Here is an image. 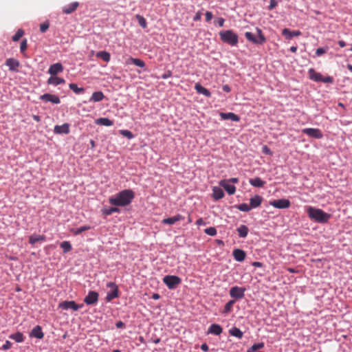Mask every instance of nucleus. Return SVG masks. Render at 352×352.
I'll list each match as a JSON object with an SVG mask.
<instances>
[{
  "mask_svg": "<svg viewBox=\"0 0 352 352\" xmlns=\"http://www.w3.org/2000/svg\"><path fill=\"white\" fill-rule=\"evenodd\" d=\"M134 198V192L132 190H124L116 196L110 197L109 199L111 205L116 206H126L130 204Z\"/></svg>",
  "mask_w": 352,
  "mask_h": 352,
  "instance_id": "1",
  "label": "nucleus"
},
{
  "mask_svg": "<svg viewBox=\"0 0 352 352\" xmlns=\"http://www.w3.org/2000/svg\"><path fill=\"white\" fill-rule=\"evenodd\" d=\"M307 212L310 219L319 223L328 222L331 217V214L324 212L322 209L312 206H308L307 208Z\"/></svg>",
  "mask_w": 352,
  "mask_h": 352,
  "instance_id": "2",
  "label": "nucleus"
},
{
  "mask_svg": "<svg viewBox=\"0 0 352 352\" xmlns=\"http://www.w3.org/2000/svg\"><path fill=\"white\" fill-rule=\"evenodd\" d=\"M221 41L232 46H234L238 43V36L232 30H225L219 32Z\"/></svg>",
  "mask_w": 352,
  "mask_h": 352,
  "instance_id": "3",
  "label": "nucleus"
},
{
  "mask_svg": "<svg viewBox=\"0 0 352 352\" xmlns=\"http://www.w3.org/2000/svg\"><path fill=\"white\" fill-rule=\"evenodd\" d=\"M256 32L258 34V37H255V36L252 33V32H245V38L251 41L252 43H255V44H263L266 41V38L264 36L263 32H262V30L258 28H256Z\"/></svg>",
  "mask_w": 352,
  "mask_h": 352,
  "instance_id": "4",
  "label": "nucleus"
},
{
  "mask_svg": "<svg viewBox=\"0 0 352 352\" xmlns=\"http://www.w3.org/2000/svg\"><path fill=\"white\" fill-rule=\"evenodd\" d=\"M163 282L166 285L168 289H173L181 283L182 280L179 276L167 275L164 277Z\"/></svg>",
  "mask_w": 352,
  "mask_h": 352,
  "instance_id": "5",
  "label": "nucleus"
},
{
  "mask_svg": "<svg viewBox=\"0 0 352 352\" xmlns=\"http://www.w3.org/2000/svg\"><path fill=\"white\" fill-rule=\"evenodd\" d=\"M83 306H84L83 304H80V305L79 304H76L75 302V301H74V300L63 301V302H60L59 305H58V307H60V308H61L63 309L67 310L69 309H72L74 311H77L79 309L82 308Z\"/></svg>",
  "mask_w": 352,
  "mask_h": 352,
  "instance_id": "6",
  "label": "nucleus"
},
{
  "mask_svg": "<svg viewBox=\"0 0 352 352\" xmlns=\"http://www.w3.org/2000/svg\"><path fill=\"white\" fill-rule=\"evenodd\" d=\"M245 288L234 286L230 289V296L235 299H242L245 296Z\"/></svg>",
  "mask_w": 352,
  "mask_h": 352,
  "instance_id": "7",
  "label": "nucleus"
},
{
  "mask_svg": "<svg viewBox=\"0 0 352 352\" xmlns=\"http://www.w3.org/2000/svg\"><path fill=\"white\" fill-rule=\"evenodd\" d=\"M107 286L112 289L111 292H108L106 297V300L109 302L118 296V288L113 282L108 283Z\"/></svg>",
  "mask_w": 352,
  "mask_h": 352,
  "instance_id": "8",
  "label": "nucleus"
},
{
  "mask_svg": "<svg viewBox=\"0 0 352 352\" xmlns=\"http://www.w3.org/2000/svg\"><path fill=\"white\" fill-rule=\"evenodd\" d=\"M270 204L276 208L285 209L290 206V201L287 199H280L271 201Z\"/></svg>",
  "mask_w": 352,
  "mask_h": 352,
  "instance_id": "9",
  "label": "nucleus"
},
{
  "mask_svg": "<svg viewBox=\"0 0 352 352\" xmlns=\"http://www.w3.org/2000/svg\"><path fill=\"white\" fill-rule=\"evenodd\" d=\"M302 133L316 139H321L323 137V134L319 129L306 128L302 130Z\"/></svg>",
  "mask_w": 352,
  "mask_h": 352,
  "instance_id": "10",
  "label": "nucleus"
},
{
  "mask_svg": "<svg viewBox=\"0 0 352 352\" xmlns=\"http://www.w3.org/2000/svg\"><path fill=\"white\" fill-rule=\"evenodd\" d=\"M98 300V294L94 291H89L87 296L85 298L84 302L87 305H94Z\"/></svg>",
  "mask_w": 352,
  "mask_h": 352,
  "instance_id": "11",
  "label": "nucleus"
},
{
  "mask_svg": "<svg viewBox=\"0 0 352 352\" xmlns=\"http://www.w3.org/2000/svg\"><path fill=\"white\" fill-rule=\"evenodd\" d=\"M40 100L45 102H51L53 104H59L60 102V98L53 94H45L40 96Z\"/></svg>",
  "mask_w": 352,
  "mask_h": 352,
  "instance_id": "12",
  "label": "nucleus"
},
{
  "mask_svg": "<svg viewBox=\"0 0 352 352\" xmlns=\"http://www.w3.org/2000/svg\"><path fill=\"white\" fill-rule=\"evenodd\" d=\"M5 65L9 67L10 71L17 72L20 63L16 59L10 58L6 60Z\"/></svg>",
  "mask_w": 352,
  "mask_h": 352,
  "instance_id": "13",
  "label": "nucleus"
},
{
  "mask_svg": "<svg viewBox=\"0 0 352 352\" xmlns=\"http://www.w3.org/2000/svg\"><path fill=\"white\" fill-rule=\"evenodd\" d=\"M54 132L56 134H68L69 133V124L65 123L62 125H56Z\"/></svg>",
  "mask_w": 352,
  "mask_h": 352,
  "instance_id": "14",
  "label": "nucleus"
},
{
  "mask_svg": "<svg viewBox=\"0 0 352 352\" xmlns=\"http://www.w3.org/2000/svg\"><path fill=\"white\" fill-rule=\"evenodd\" d=\"M63 71V67L61 63H57L52 65L49 69L48 73L51 76H56L57 74L60 73Z\"/></svg>",
  "mask_w": 352,
  "mask_h": 352,
  "instance_id": "15",
  "label": "nucleus"
},
{
  "mask_svg": "<svg viewBox=\"0 0 352 352\" xmlns=\"http://www.w3.org/2000/svg\"><path fill=\"white\" fill-rule=\"evenodd\" d=\"M282 34L286 39H291L294 36H299L301 35V32L299 30H290L288 28H284L282 30Z\"/></svg>",
  "mask_w": 352,
  "mask_h": 352,
  "instance_id": "16",
  "label": "nucleus"
},
{
  "mask_svg": "<svg viewBox=\"0 0 352 352\" xmlns=\"http://www.w3.org/2000/svg\"><path fill=\"white\" fill-rule=\"evenodd\" d=\"M79 6V3L77 1L73 2L68 6H65L63 8V12L66 14H69L73 13L76 10L78 7Z\"/></svg>",
  "mask_w": 352,
  "mask_h": 352,
  "instance_id": "17",
  "label": "nucleus"
},
{
  "mask_svg": "<svg viewBox=\"0 0 352 352\" xmlns=\"http://www.w3.org/2000/svg\"><path fill=\"white\" fill-rule=\"evenodd\" d=\"M30 337L36 338L38 339H42L44 337V333L42 331V328L41 326L37 325L33 328L32 331L30 333Z\"/></svg>",
  "mask_w": 352,
  "mask_h": 352,
  "instance_id": "18",
  "label": "nucleus"
},
{
  "mask_svg": "<svg viewBox=\"0 0 352 352\" xmlns=\"http://www.w3.org/2000/svg\"><path fill=\"white\" fill-rule=\"evenodd\" d=\"M221 186H222L229 195H233L235 192L236 188L234 186L229 184L228 181L221 180L219 182Z\"/></svg>",
  "mask_w": 352,
  "mask_h": 352,
  "instance_id": "19",
  "label": "nucleus"
},
{
  "mask_svg": "<svg viewBox=\"0 0 352 352\" xmlns=\"http://www.w3.org/2000/svg\"><path fill=\"white\" fill-rule=\"evenodd\" d=\"M219 116L222 120H231L234 122H238L240 120L239 117L237 115H236L235 113H232V112H229V113L221 112V113H220Z\"/></svg>",
  "mask_w": 352,
  "mask_h": 352,
  "instance_id": "20",
  "label": "nucleus"
},
{
  "mask_svg": "<svg viewBox=\"0 0 352 352\" xmlns=\"http://www.w3.org/2000/svg\"><path fill=\"white\" fill-rule=\"evenodd\" d=\"M263 201V197L260 195H255L250 199V206L252 208H256L261 206Z\"/></svg>",
  "mask_w": 352,
  "mask_h": 352,
  "instance_id": "21",
  "label": "nucleus"
},
{
  "mask_svg": "<svg viewBox=\"0 0 352 352\" xmlns=\"http://www.w3.org/2000/svg\"><path fill=\"white\" fill-rule=\"evenodd\" d=\"M233 256L234 259L237 261L241 262L243 261L245 258L246 254L245 252L240 249H235L233 251Z\"/></svg>",
  "mask_w": 352,
  "mask_h": 352,
  "instance_id": "22",
  "label": "nucleus"
},
{
  "mask_svg": "<svg viewBox=\"0 0 352 352\" xmlns=\"http://www.w3.org/2000/svg\"><path fill=\"white\" fill-rule=\"evenodd\" d=\"M222 331L223 329L219 324H212L210 326L208 330V333L219 336L222 333Z\"/></svg>",
  "mask_w": 352,
  "mask_h": 352,
  "instance_id": "23",
  "label": "nucleus"
},
{
  "mask_svg": "<svg viewBox=\"0 0 352 352\" xmlns=\"http://www.w3.org/2000/svg\"><path fill=\"white\" fill-rule=\"evenodd\" d=\"M184 219V217L183 216H182L181 214H177V215H175L174 217H168V218H166V219H164L162 220V223H164V224L172 225V224L175 223L177 221L183 220Z\"/></svg>",
  "mask_w": 352,
  "mask_h": 352,
  "instance_id": "24",
  "label": "nucleus"
},
{
  "mask_svg": "<svg viewBox=\"0 0 352 352\" xmlns=\"http://www.w3.org/2000/svg\"><path fill=\"white\" fill-rule=\"evenodd\" d=\"M65 83V80L63 78L57 77L55 76H52L47 80V84L53 85L54 86Z\"/></svg>",
  "mask_w": 352,
  "mask_h": 352,
  "instance_id": "25",
  "label": "nucleus"
},
{
  "mask_svg": "<svg viewBox=\"0 0 352 352\" xmlns=\"http://www.w3.org/2000/svg\"><path fill=\"white\" fill-rule=\"evenodd\" d=\"M224 197V192L223 190L217 186H214L212 188V197L215 200H219Z\"/></svg>",
  "mask_w": 352,
  "mask_h": 352,
  "instance_id": "26",
  "label": "nucleus"
},
{
  "mask_svg": "<svg viewBox=\"0 0 352 352\" xmlns=\"http://www.w3.org/2000/svg\"><path fill=\"white\" fill-rule=\"evenodd\" d=\"M309 75L310 79L316 82H321L322 76L321 74L316 72L314 69H309Z\"/></svg>",
  "mask_w": 352,
  "mask_h": 352,
  "instance_id": "27",
  "label": "nucleus"
},
{
  "mask_svg": "<svg viewBox=\"0 0 352 352\" xmlns=\"http://www.w3.org/2000/svg\"><path fill=\"white\" fill-rule=\"evenodd\" d=\"M195 89L200 94H203L204 96H205L206 97L211 96L210 91L208 89H207L206 88L204 87L199 83L195 84Z\"/></svg>",
  "mask_w": 352,
  "mask_h": 352,
  "instance_id": "28",
  "label": "nucleus"
},
{
  "mask_svg": "<svg viewBox=\"0 0 352 352\" xmlns=\"http://www.w3.org/2000/svg\"><path fill=\"white\" fill-rule=\"evenodd\" d=\"M249 183L254 187L262 188L264 186L265 182L263 181L260 177H255L250 179Z\"/></svg>",
  "mask_w": 352,
  "mask_h": 352,
  "instance_id": "29",
  "label": "nucleus"
},
{
  "mask_svg": "<svg viewBox=\"0 0 352 352\" xmlns=\"http://www.w3.org/2000/svg\"><path fill=\"white\" fill-rule=\"evenodd\" d=\"M104 98V95L102 91H95L93 93L89 100L93 102H100Z\"/></svg>",
  "mask_w": 352,
  "mask_h": 352,
  "instance_id": "30",
  "label": "nucleus"
},
{
  "mask_svg": "<svg viewBox=\"0 0 352 352\" xmlns=\"http://www.w3.org/2000/svg\"><path fill=\"white\" fill-rule=\"evenodd\" d=\"M131 63L134 64L135 65L140 67H145V63L140 58H132V57L129 58L126 61V64H131Z\"/></svg>",
  "mask_w": 352,
  "mask_h": 352,
  "instance_id": "31",
  "label": "nucleus"
},
{
  "mask_svg": "<svg viewBox=\"0 0 352 352\" xmlns=\"http://www.w3.org/2000/svg\"><path fill=\"white\" fill-rule=\"evenodd\" d=\"M45 236L43 235L32 234L29 237V243L30 244H35L38 241H44Z\"/></svg>",
  "mask_w": 352,
  "mask_h": 352,
  "instance_id": "32",
  "label": "nucleus"
},
{
  "mask_svg": "<svg viewBox=\"0 0 352 352\" xmlns=\"http://www.w3.org/2000/svg\"><path fill=\"white\" fill-rule=\"evenodd\" d=\"M96 123L98 125L110 126L113 124V122L107 118H100L96 120Z\"/></svg>",
  "mask_w": 352,
  "mask_h": 352,
  "instance_id": "33",
  "label": "nucleus"
},
{
  "mask_svg": "<svg viewBox=\"0 0 352 352\" xmlns=\"http://www.w3.org/2000/svg\"><path fill=\"white\" fill-rule=\"evenodd\" d=\"M9 338L15 340L16 342H23L25 340L23 334L21 332H16L15 333L11 334L10 335Z\"/></svg>",
  "mask_w": 352,
  "mask_h": 352,
  "instance_id": "34",
  "label": "nucleus"
},
{
  "mask_svg": "<svg viewBox=\"0 0 352 352\" xmlns=\"http://www.w3.org/2000/svg\"><path fill=\"white\" fill-rule=\"evenodd\" d=\"M248 231V228L245 225H241L240 227L237 228L239 236L242 238H245L247 236Z\"/></svg>",
  "mask_w": 352,
  "mask_h": 352,
  "instance_id": "35",
  "label": "nucleus"
},
{
  "mask_svg": "<svg viewBox=\"0 0 352 352\" xmlns=\"http://www.w3.org/2000/svg\"><path fill=\"white\" fill-rule=\"evenodd\" d=\"M96 56L98 58L102 59L104 61H105L107 63L109 62L111 58L110 54L106 51L98 52L96 54Z\"/></svg>",
  "mask_w": 352,
  "mask_h": 352,
  "instance_id": "36",
  "label": "nucleus"
},
{
  "mask_svg": "<svg viewBox=\"0 0 352 352\" xmlns=\"http://www.w3.org/2000/svg\"><path fill=\"white\" fill-rule=\"evenodd\" d=\"M231 336L241 338L243 336V332L237 327H233L229 331Z\"/></svg>",
  "mask_w": 352,
  "mask_h": 352,
  "instance_id": "37",
  "label": "nucleus"
},
{
  "mask_svg": "<svg viewBox=\"0 0 352 352\" xmlns=\"http://www.w3.org/2000/svg\"><path fill=\"white\" fill-rule=\"evenodd\" d=\"M60 248L63 249L64 253H67L72 249L71 243L67 241H63L60 243Z\"/></svg>",
  "mask_w": 352,
  "mask_h": 352,
  "instance_id": "38",
  "label": "nucleus"
},
{
  "mask_svg": "<svg viewBox=\"0 0 352 352\" xmlns=\"http://www.w3.org/2000/svg\"><path fill=\"white\" fill-rule=\"evenodd\" d=\"M235 303V300H229L224 306L223 314H228L232 309V307Z\"/></svg>",
  "mask_w": 352,
  "mask_h": 352,
  "instance_id": "39",
  "label": "nucleus"
},
{
  "mask_svg": "<svg viewBox=\"0 0 352 352\" xmlns=\"http://www.w3.org/2000/svg\"><path fill=\"white\" fill-rule=\"evenodd\" d=\"M69 87L76 94H79L84 91V89L82 87H78V85L75 83H70L69 85Z\"/></svg>",
  "mask_w": 352,
  "mask_h": 352,
  "instance_id": "40",
  "label": "nucleus"
},
{
  "mask_svg": "<svg viewBox=\"0 0 352 352\" xmlns=\"http://www.w3.org/2000/svg\"><path fill=\"white\" fill-rule=\"evenodd\" d=\"M236 208L243 212H249L252 210V207L249 204L243 203L236 206Z\"/></svg>",
  "mask_w": 352,
  "mask_h": 352,
  "instance_id": "41",
  "label": "nucleus"
},
{
  "mask_svg": "<svg viewBox=\"0 0 352 352\" xmlns=\"http://www.w3.org/2000/svg\"><path fill=\"white\" fill-rule=\"evenodd\" d=\"M135 18L137 19L138 21V23L139 25L142 28H146V26H147V23H146V19L141 15L140 14H136L135 15Z\"/></svg>",
  "mask_w": 352,
  "mask_h": 352,
  "instance_id": "42",
  "label": "nucleus"
},
{
  "mask_svg": "<svg viewBox=\"0 0 352 352\" xmlns=\"http://www.w3.org/2000/svg\"><path fill=\"white\" fill-rule=\"evenodd\" d=\"M24 31L21 29H19L16 34L12 36L13 41H18L23 36Z\"/></svg>",
  "mask_w": 352,
  "mask_h": 352,
  "instance_id": "43",
  "label": "nucleus"
},
{
  "mask_svg": "<svg viewBox=\"0 0 352 352\" xmlns=\"http://www.w3.org/2000/svg\"><path fill=\"white\" fill-rule=\"evenodd\" d=\"M119 208L116 207H111L108 209L104 210L102 213L105 215H110L114 212H119Z\"/></svg>",
  "mask_w": 352,
  "mask_h": 352,
  "instance_id": "44",
  "label": "nucleus"
},
{
  "mask_svg": "<svg viewBox=\"0 0 352 352\" xmlns=\"http://www.w3.org/2000/svg\"><path fill=\"white\" fill-rule=\"evenodd\" d=\"M90 229H91L90 226H81V227L78 228V229H76L74 232V234L78 235V234H81L82 232L89 230Z\"/></svg>",
  "mask_w": 352,
  "mask_h": 352,
  "instance_id": "45",
  "label": "nucleus"
},
{
  "mask_svg": "<svg viewBox=\"0 0 352 352\" xmlns=\"http://www.w3.org/2000/svg\"><path fill=\"white\" fill-rule=\"evenodd\" d=\"M205 233L210 236H215L217 234V230L214 227H210L204 230Z\"/></svg>",
  "mask_w": 352,
  "mask_h": 352,
  "instance_id": "46",
  "label": "nucleus"
},
{
  "mask_svg": "<svg viewBox=\"0 0 352 352\" xmlns=\"http://www.w3.org/2000/svg\"><path fill=\"white\" fill-rule=\"evenodd\" d=\"M263 347H264V343L259 342V343L253 344L249 349L252 350V351H256L257 350L263 349Z\"/></svg>",
  "mask_w": 352,
  "mask_h": 352,
  "instance_id": "47",
  "label": "nucleus"
},
{
  "mask_svg": "<svg viewBox=\"0 0 352 352\" xmlns=\"http://www.w3.org/2000/svg\"><path fill=\"white\" fill-rule=\"evenodd\" d=\"M27 47H28V41H27V39H23L21 43V45H20V50L21 52V53H24L25 51L27 50Z\"/></svg>",
  "mask_w": 352,
  "mask_h": 352,
  "instance_id": "48",
  "label": "nucleus"
},
{
  "mask_svg": "<svg viewBox=\"0 0 352 352\" xmlns=\"http://www.w3.org/2000/svg\"><path fill=\"white\" fill-rule=\"evenodd\" d=\"M50 27V24L47 21L44 22L40 25V30L41 32H45Z\"/></svg>",
  "mask_w": 352,
  "mask_h": 352,
  "instance_id": "49",
  "label": "nucleus"
},
{
  "mask_svg": "<svg viewBox=\"0 0 352 352\" xmlns=\"http://www.w3.org/2000/svg\"><path fill=\"white\" fill-rule=\"evenodd\" d=\"M327 49H328V47H326V48H322V47L318 48L316 50V56H320L322 54H325L327 52Z\"/></svg>",
  "mask_w": 352,
  "mask_h": 352,
  "instance_id": "50",
  "label": "nucleus"
},
{
  "mask_svg": "<svg viewBox=\"0 0 352 352\" xmlns=\"http://www.w3.org/2000/svg\"><path fill=\"white\" fill-rule=\"evenodd\" d=\"M120 133L126 137L128 139H131L133 137L132 133L128 130H122L120 131Z\"/></svg>",
  "mask_w": 352,
  "mask_h": 352,
  "instance_id": "51",
  "label": "nucleus"
},
{
  "mask_svg": "<svg viewBox=\"0 0 352 352\" xmlns=\"http://www.w3.org/2000/svg\"><path fill=\"white\" fill-rule=\"evenodd\" d=\"M321 82L324 83H332L333 82V78L331 76H327L322 78Z\"/></svg>",
  "mask_w": 352,
  "mask_h": 352,
  "instance_id": "52",
  "label": "nucleus"
},
{
  "mask_svg": "<svg viewBox=\"0 0 352 352\" xmlns=\"http://www.w3.org/2000/svg\"><path fill=\"white\" fill-rule=\"evenodd\" d=\"M12 345V344L10 341L6 340L5 344L1 346V349L2 350L6 351V350L10 349L11 348Z\"/></svg>",
  "mask_w": 352,
  "mask_h": 352,
  "instance_id": "53",
  "label": "nucleus"
},
{
  "mask_svg": "<svg viewBox=\"0 0 352 352\" xmlns=\"http://www.w3.org/2000/svg\"><path fill=\"white\" fill-rule=\"evenodd\" d=\"M277 4H278V2L276 0H270V3L268 6V9L270 10H273L274 8H275L276 7Z\"/></svg>",
  "mask_w": 352,
  "mask_h": 352,
  "instance_id": "54",
  "label": "nucleus"
},
{
  "mask_svg": "<svg viewBox=\"0 0 352 352\" xmlns=\"http://www.w3.org/2000/svg\"><path fill=\"white\" fill-rule=\"evenodd\" d=\"M263 153L267 155H272V152L271 150L267 147V146L265 145L262 148Z\"/></svg>",
  "mask_w": 352,
  "mask_h": 352,
  "instance_id": "55",
  "label": "nucleus"
},
{
  "mask_svg": "<svg viewBox=\"0 0 352 352\" xmlns=\"http://www.w3.org/2000/svg\"><path fill=\"white\" fill-rule=\"evenodd\" d=\"M213 14L211 12H206V21H210L212 19Z\"/></svg>",
  "mask_w": 352,
  "mask_h": 352,
  "instance_id": "56",
  "label": "nucleus"
},
{
  "mask_svg": "<svg viewBox=\"0 0 352 352\" xmlns=\"http://www.w3.org/2000/svg\"><path fill=\"white\" fill-rule=\"evenodd\" d=\"M172 75V72L170 71H167L165 74H164L162 76L163 79H166L169 77H170Z\"/></svg>",
  "mask_w": 352,
  "mask_h": 352,
  "instance_id": "57",
  "label": "nucleus"
},
{
  "mask_svg": "<svg viewBox=\"0 0 352 352\" xmlns=\"http://www.w3.org/2000/svg\"><path fill=\"white\" fill-rule=\"evenodd\" d=\"M201 12H198L195 14V16H194L193 20H194L195 21H199V20L201 19Z\"/></svg>",
  "mask_w": 352,
  "mask_h": 352,
  "instance_id": "58",
  "label": "nucleus"
},
{
  "mask_svg": "<svg viewBox=\"0 0 352 352\" xmlns=\"http://www.w3.org/2000/svg\"><path fill=\"white\" fill-rule=\"evenodd\" d=\"M196 224L197 226H201V225H205L206 223L204 222V221L203 220L202 218H199L197 220V222H196Z\"/></svg>",
  "mask_w": 352,
  "mask_h": 352,
  "instance_id": "59",
  "label": "nucleus"
},
{
  "mask_svg": "<svg viewBox=\"0 0 352 352\" xmlns=\"http://www.w3.org/2000/svg\"><path fill=\"white\" fill-rule=\"evenodd\" d=\"M201 349L204 351H208L209 348L208 346L206 343H204L201 345Z\"/></svg>",
  "mask_w": 352,
  "mask_h": 352,
  "instance_id": "60",
  "label": "nucleus"
},
{
  "mask_svg": "<svg viewBox=\"0 0 352 352\" xmlns=\"http://www.w3.org/2000/svg\"><path fill=\"white\" fill-rule=\"evenodd\" d=\"M224 19L223 18H219L218 19V25L220 26V27H223V25H224Z\"/></svg>",
  "mask_w": 352,
  "mask_h": 352,
  "instance_id": "61",
  "label": "nucleus"
},
{
  "mask_svg": "<svg viewBox=\"0 0 352 352\" xmlns=\"http://www.w3.org/2000/svg\"><path fill=\"white\" fill-rule=\"evenodd\" d=\"M223 90L226 92H230V87L228 85H225L223 86Z\"/></svg>",
  "mask_w": 352,
  "mask_h": 352,
  "instance_id": "62",
  "label": "nucleus"
},
{
  "mask_svg": "<svg viewBox=\"0 0 352 352\" xmlns=\"http://www.w3.org/2000/svg\"><path fill=\"white\" fill-rule=\"evenodd\" d=\"M160 294H158L157 293H155L152 295V298L154 300H158V299H160Z\"/></svg>",
  "mask_w": 352,
  "mask_h": 352,
  "instance_id": "63",
  "label": "nucleus"
},
{
  "mask_svg": "<svg viewBox=\"0 0 352 352\" xmlns=\"http://www.w3.org/2000/svg\"><path fill=\"white\" fill-rule=\"evenodd\" d=\"M338 45L341 47H344L346 46V43L344 41H338Z\"/></svg>",
  "mask_w": 352,
  "mask_h": 352,
  "instance_id": "64",
  "label": "nucleus"
}]
</instances>
